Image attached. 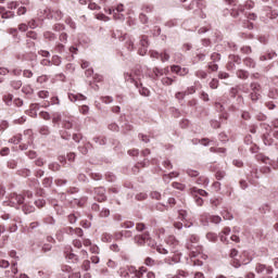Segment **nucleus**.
I'll use <instances>...</instances> for the list:
<instances>
[{"mask_svg":"<svg viewBox=\"0 0 278 278\" xmlns=\"http://www.w3.org/2000/svg\"><path fill=\"white\" fill-rule=\"evenodd\" d=\"M60 121H62V115H60V113H54L52 115V123H54V125H55V124L60 123Z\"/></svg>","mask_w":278,"mask_h":278,"instance_id":"c03bdc74","label":"nucleus"},{"mask_svg":"<svg viewBox=\"0 0 278 278\" xmlns=\"http://www.w3.org/2000/svg\"><path fill=\"white\" fill-rule=\"evenodd\" d=\"M160 60L161 62H168L170 60V54H168L166 51L160 53Z\"/></svg>","mask_w":278,"mask_h":278,"instance_id":"7c9ffc66","label":"nucleus"},{"mask_svg":"<svg viewBox=\"0 0 278 278\" xmlns=\"http://www.w3.org/2000/svg\"><path fill=\"white\" fill-rule=\"evenodd\" d=\"M136 229L137 231H144V229H147V226L143 223H138L136 225Z\"/></svg>","mask_w":278,"mask_h":278,"instance_id":"e2e57ef3","label":"nucleus"},{"mask_svg":"<svg viewBox=\"0 0 278 278\" xmlns=\"http://www.w3.org/2000/svg\"><path fill=\"white\" fill-rule=\"evenodd\" d=\"M200 220L202 223H205L207 225V223H213L214 225H218V223H220V220H223V218H220V216L218 215H210L207 213H204L201 215Z\"/></svg>","mask_w":278,"mask_h":278,"instance_id":"0eeeda50","label":"nucleus"},{"mask_svg":"<svg viewBox=\"0 0 278 278\" xmlns=\"http://www.w3.org/2000/svg\"><path fill=\"white\" fill-rule=\"evenodd\" d=\"M129 273H134L135 277L142 278L144 273H147V267H140L139 269H136L134 267L128 268Z\"/></svg>","mask_w":278,"mask_h":278,"instance_id":"ddd939ff","label":"nucleus"},{"mask_svg":"<svg viewBox=\"0 0 278 278\" xmlns=\"http://www.w3.org/2000/svg\"><path fill=\"white\" fill-rule=\"evenodd\" d=\"M222 200L220 199H213L211 200V204L213 207H218V205H220Z\"/></svg>","mask_w":278,"mask_h":278,"instance_id":"69168bd1","label":"nucleus"},{"mask_svg":"<svg viewBox=\"0 0 278 278\" xmlns=\"http://www.w3.org/2000/svg\"><path fill=\"white\" fill-rule=\"evenodd\" d=\"M143 12H147V14L153 12V5L151 4L143 5Z\"/></svg>","mask_w":278,"mask_h":278,"instance_id":"338daca9","label":"nucleus"},{"mask_svg":"<svg viewBox=\"0 0 278 278\" xmlns=\"http://www.w3.org/2000/svg\"><path fill=\"white\" fill-rule=\"evenodd\" d=\"M11 86H12V88H14V90H20V88H22V86H23V81L13 80V81H11Z\"/></svg>","mask_w":278,"mask_h":278,"instance_id":"72a5a7b5","label":"nucleus"},{"mask_svg":"<svg viewBox=\"0 0 278 278\" xmlns=\"http://www.w3.org/2000/svg\"><path fill=\"white\" fill-rule=\"evenodd\" d=\"M72 244L75 249H81V247H84V243L81 242V240L79 239H74L72 241Z\"/></svg>","mask_w":278,"mask_h":278,"instance_id":"58836bf2","label":"nucleus"},{"mask_svg":"<svg viewBox=\"0 0 278 278\" xmlns=\"http://www.w3.org/2000/svg\"><path fill=\"white\" fill-rule=\"evenodd\" d=\"M68 231H73L74 233H76L78 236V238H84V230L81 228H67Z\"/></svg>","mask_w":278,"mask_h":278,"instance_id":"c756f323","label":"nucleus"},{"mask_svg":"<svg viewBox=\"0 0 278 278\" xmlns=\"http://www.w3.org/2000/svg\"><path fill=\"white\" fill-rule=\"evenodd\" d=\"M191 194H195L197 197H207V191L193 187L191 188Z\"/></svg>","mask_w":278,"mask_h":278,"instance_id":"a211bd4d","label":"nucleus"},{"mask_svg":"<svg viewBox=\"0 0 278 278\" xmlns=\"http://www.w3.org/2000/svg\"><path fill=\"white\" fill-rule=\"evenodd\" d=\"M125 47L128 49V51H134V40L128 38L125 42Z\"/></svg>","mask_w":278,"mask_h":278,"instance_id":"ea45409f","label":"nucleus"},{"mask_svg":"<svg viewBox=\"0 0 278 278\" xmlns=\"http://www.w3.org/2000/svg\"><path fill=\"white\" fill-rule=\"evenodd\" d=\"M253 52V50H251V47L245 46L241 48V53H244L245 55H249Z\"/></svg>","mask_w":278,"mask_h":278,"instance_id":"864d4df0","label":"nucleus"},{"mask_svg":"<svg viewBox=\"0 0 278 278\" xmlns=\"http://www.w3.org/2000/svg\"><path fill=\"white\" fill-rule=\"evenodd\" d=\"M14 17V12H11V11H4L2 13V18H13Z\"/></svg>","mask_w":278,"mask_h":278,"instance_id":"5fc2aeb1","label":"nucleus"},{"mask_svg":"<svg viewBox=\"0 0 278 278\" xmlns=\"http://www.w3.org/2000/svg\"><path fill=\"white\" fill-rule=\"evenodd\" d=\"M161 83L163 84V86H173V84H175V78L165 76L161 79Z\"/></svg>","mask_w":278,"mask_h":278,"instance_id":"412c9836","label":"nucleus"},{"mask_svg":"<svg viewBox=\"0 0 278 278\" xmlns=\"http://www.w3.org/2000/svg\"><path fill=\"white\" fill-rule=\"evenodd\" d=\"M210 151H211V153H223V154L227 153V150L225 148L212 147V148H210Z\"/></svg>","mask_w":278,"mask_h":278,"instance_id":"473e14b6","label":"nucleus"},{"mask_svg":"<svg viewBox=\"0 0 278 278\" xmlns=\"http://www.w3.org/2000/svg\"><path fill=\"white\" fill-rule=\"evenodd\" d=\"M16 262L11 263L10 269L4 271L7 278H14L18 274V267Z\"/></svg>","mask_w":278,"mask_h":278,"instance_id":"9b49d317","label":"nucleus"},{"mask_svg":"<svg viewBox=\"0 0 278 278\" xmlns=\"http://www.w3.org/2000/svg\"><path fill=\"white\" fill-rule=\"evenodd\" d=\"M186 96H188V93H186V91H178V92H176L175 98L178 99L179 101H181L186 98Z\"/></svg>","mask_w":278,"mask_h":278,"instance_id":"a18cd8bd","label":"nucleus"},{"mask_svg":"<svg viewBox=\"0 0 278 278\" xmlns=\"http://www.w3.org/2000/svg\"><path fill=\"white\" fill-rule=\"evenodd\" d=\"M64 255L66 260H70V262H72V264H77V262H79V256L73 253V248L71 247L65 248Z\"/></svg>","mask_w":278,"mask_h":278,"instance_id":"9d476101","label":"nucleus"},{"mask_svg":"<svg viewBox=\"0 0 278 278\" xmlns=\"http://www.w3.org/2000/svg\"><path fill=\"white\" fill-rule=\"evenodd\" d=\"M229 61L232 62L233 64H240L242 62V59H240L236 54H230L229 55Z\"/></svg>","mask_w":278,"mask_h":278,"instance_id":"c85d7f7f","label":"nucleus"},{"mask_svg":"<svg viewBox=\"0 0 278 278\" xmlns=\"http://www.w3.org/2000/svg\"><path fill=\"white\" fill-rule=\"evenodd\" d=\"M9 124L7 121H2L0 122V131H5V129H8Z\"/></svg>","mask_w":278,"mask_h":278,"instance_id":"052dcab7","label":"nucleus"},{"mask_svg":"<svg viewBox=\"0 0 278 278\" xmlns=\"http://www.w3.org/2000/svg\"><path fill=\"white\" fill-rule=\"evenodd\" d=\"M27 38H31V40H37L38 39V34L34 30H29L27 34H26Z\"/></svg>","mask_w":278,"mask_h":278,"instance_id":"de8ad7c7","label":"nucleus"},{"mask_svg":"<svg viewBox=\"0 0 278 278\" xmlns=\"http://www.w3.org/2000/svg\"><path fill=\"white\" fill-rule=\"evenodd\" d=\"M139 94H141V97H149L151 91L148 88L142 87V83H139Z\"/></svg>","mask_w":278,"mask_h":278,"instance_id":"5701e85b","label":"nucleus"},{"mask_svg":"<svg viewBox=\"0 0 278 278\" xmlns=\"http://www.w3.org/2000/svg\"><path fill=\"white\" fill-rule=\"evenodd\" d=\"M137 201H144L147 199V193H138L136 195Z\"/></svg>","mask_w":278,"mask_h":278,"instance_id":"774afa93","label":"nucleus"},{"mask_svg":"<svg viewBox=\"0 0 278 278\" xmlns=\"http://www.w3.org/2000/svg\"><path fill=\"white\" fill-rule=\"evenodd\" d=\"M243 64L248 66L249 68H255V61L251 58H245L243 60Z\"/></svg>","mask_w":278,"mask_h":278,"instance_id":"a878e982","label":"nucleus"},{"mask_svg":"<svg viewBox=\"0 0 278 278\" xmlns=\"http://www.w3.org/2000/svg\"><path fill=\"white\" fill-rule=\"evenodd\" d=\"M165 242L167 247H169V252L170 253H177V248L179 247V240L175 236H168L165 239Z\"/></svg>","mask_w":278,"mask_h":278,"instance_id":"6e6552de","label":"nucleus"},{"mask_svg":"<svg viewBox=\"0 0 278 278\" xmlns=\"http://www.w3.org/2000/svg\"><path fill=\"white\" fill-rule=\"evenodd\" d=\"M22 210L24 213L26 214H31V212H34L36 210V207H34V205L31 204H28V203H25L23 206H22Z\"/></svg>","mask_w":278,"mask_h":278,"instance_id":"b1692460","label":"nucleus"},{"mask_svg":"<svg viewBox=\"0 0 278 278\" xmlns=\"http://www.w3.org/2000/svg\"><path fill=\"white\" fill-rule=\"evenodd\" d=\"M50 170H53L54 173H56L58 170H60V164L58 163H52L49 165Z\"/></svg>","mask_w":278,"mask_h":278,"instance_id":"4d7b16f0","label":"nucleus"},{"mask_svg":"<svg viewBox=\"0 0 278 278\" xmlns=\"http://www.w3.org/2000/svg\"><path fill=\"white\" fill-rule=\"evenodd\" d=\"M40 118H43V121H51V115L49 112L42 111L39 113Z\"/></svg>","mask_w":278,"mask_h":278,"instance_id":"79ce46f5","label":"nucleus"},{"mask_svg":"<svg viewBox=\"0 0 278 278\" xmlns=\"http://www.w3.org/2000/svg\"><path fill=\"white\" fill-rule=\"evenodd\" d=\"M12 99H14V96H12V93H7L3 96V101L7 103H12Z\"/></svg>","mask_w":278,"mask_h":278,"instance_id":"603ef678","label":"nucleus"},{"mask_svg":"<svg viewBox=\"0 0 278 278\" xmlns=\"http://www.w3.org/2000/svg\"><path fill=\"white\" fill-rule=\"evenodd\" d=\"M63 129H75L76 131H79V121L73 116H65L62 122Z\"/></svg>","mask_w":278,"mask_h":278,"instance_id":"f03ea898","label":"nucleus"},{"mask_svg":"<svg viewBox=\"0 0 278 278\" xmlns=\"http://www.w3.org/2000/svg\"><path fill=\"white\" fill-rule=\"evenodd\" d=\"M273 266L257 263L255 266V273L257 275H261L263 278H273L270 275H273Z\"/></svg>","mask_w":278,"mask_h":278,"instance_id":"7ed1b4c3","label":"nucleus"},{"mask_svg":"<svg viewBox=\"0 0 278 278\" xmlns=\"http://www.w3.org/2000/svg\"><path fill=\"white\" fill-rule=\"evenodd\" d=\"M38 97H39V99H48V97H49V91H47V90H41V91L38 92Z\"/></svg>","mask_w":278,"mask_h":278,"instance_id":"3c124183","label":"nucleus"},{"mask_svg":"<svg viewBox=\"0 0 278 278\" xmlns=\"http://www.w3.org/2000/svg\"><path fill=\"white\" fill-rule=\"evenodd\" d=\"M140 47L149 48V37H147L146 35L141 36Z\"/></svg>","mask_w":278,"mask_h":278,"instance_id":"2f4dec72","label":"nucleus"},{"mask_svg":"<svg viewBox=\"0 0 278 278\" xmlns=\"http://www.w3.org/2000/svg\"><path fill=\"white\" fill-rule=\"evenodd\" d=\"M187 175H188L189 177H199V170L188 168V169H187Z\"/></svg>","mask_w":278,"mask_h":278,"instance_id":"37998d69","label":"nucleus"},{"mask_svg":"<svg viewBox=\"0 0 278 278\" xmlns=\"http://www.w3.org/2000/svg\"><path fill=\"white\" fill-rule=\"evenodd\" d=\"M110 216V208H102L99 213L100 218H108Z\"/></svg>","mask_w":278,"mask_h":278,"instance_id":"e433bc0d","label":"nucleus"},{"mask_svg":"<svg viewBox=\"0 0 278 278\" xmlns=\"http://www.w3.org/2000/svg\"><path fill=\"white\" fill-rule=\"evenodd\" d=\"M45 38H47L48 40H54L55 39V34L53 33H45L43 34Z\"/></svg>","mask_w":278,"mask_h":278,"instance_id":"680f3d73","label":"nucleus"},{"mask_svg":"<svg viewBox=\"0 0 278 278\" xmlns=\"http://www.w3.org/2000/svg\"><path fill=\"white\" fill-rule=\"evenodd\" d=\"M199 242L200 239L197 235H190L187 238L186 249L190 252V257H197V255H201V253H203V247Z\"/></svg>","mask_w":278,"mask_h":278,"instance_id":"f257e3e1","label":"nucleus"},{"mask_svg":"<svg viewBox=\"0 0 278 278\" xmlns=\"http://www.w3.org/2000/svg\"><path fill=\"white\" fill-rule=\"evenodd\" d=\"M98 194L96 195V201H98L99 203H103V201H106V197H105V189L103 188H99L96 191Z\"/></svg>","mask_w":278,"mask_h":278,"instance_id":"4468645a","label":"nucleus"},{"mask_svg":"<svg viewBox=\"0 0 278 278\" xmlns=\"http://www.w3.org/2000/svg\"><path fill=\"white\" fill-rule=\"evenodd\" d=\"M195 75L200 78V79H205L207 77V73H205L204 71H198L195 73Z\"/></svg>","mask_w":278,"mask_h":278,"instance_id":"bf43d9fd","label":"nucleus"},{"mask_svg":"<svg viewBox=\"0 0 278 278\" xmlns=\"http://www.w3.org/2000/svg\"><path fill=\"white\" fill-rule=\"evenodd\" d=\"M124 79H125V81L135 84L136 88H140V83H138V80H136L131 74H129V73L124 74Z\"/></svg>","mask_w":278,"mask_h":278,"instance_id":"dca6fc26","label":"nucleus"},{"mask_svg":"<svg viewBox=\"0 0 278 278\" xmlns=\"http://www.w3.org/2000/svg\"><path fill=\"white\" fill-rule=\"evenodd\" d=\"M102 103H112L114 101V98L110 97V96H105V97H101L100 98Z\"/></svg>","mask_w":278,"mask_h":278,"instance_id":"09e8293b","label":"nucleus"},{"mask_svg":"<svg viewBox=\"0 0 278 278\" xmlns=\"http://www.w3.org/2000/svg\"><path fill=\"white\" fill-rule=\"evenodd\" d=\"M237 77L239 79H249V72H247L244 70H239V71H237Z\"/></svg>","mask_w":278,"mask_h":278,"instance_id":"393cba45","label":"nucleus"},{"mask_svg":"<svg viewBox=\"0 0 278 278\" xmlns=\"http://www.w3.org/2000/svg\"><path fill=\"white\" fill-rule=\"evenodd\" d=\"M135 242L139 244V247H142L143 244H148L149 247H151V236L149 235V232L136 236Z\"/></svg>","mask_w":278,"mask_h":278,"instance_id":"1a4fd4ad","label":"nucleus"},{"mask_svg":"<svg viewBox=\"0 0 278 278\" xmlns=\"http://www.w3.org/2000/svg\"><path fill=\"white\" fill-rule=\"evenodd\" d=\"M140 168H144V163H137V164L132 167V173H134V175L140 173Z\"/></svg>","mask_w":278,"mask_h":278,"instance_id":"f704fd0d","label":"nucleus"},{"mask_svg":"<svg viewBox=\"0 0 278 278\" xmlns=\"http://www.w3.org/2000/svg\"><path fill=\"white\" fill-rule=\"evenodd\" d=\"M175 177H179V173L177 172H172L169 174H166L163 176V179L166 180V179H173Z\"/></svg>","mask_w":278,"mask_h":278,"instance_id":"4c0bfd02","label":"nucleus"},{"mask_svg":"<svg viewBox=\"0 0 278 278\" xmlns=\"http://www.w3.org/2000/svg\"><path fill=\"white\" fill-rule=\"evenodd\" d=\"M125 11V7L123 4H118L116 7V9H113L110 14H113L115 20H121L123 18V15L121 14V12Z\"/></svg>","mask_w":278,"mask_h":278,"instance_id":"f8f14e48","label":"nucleus"},{"mask_svg":"<svg viewBox=\"0 0 278 278\" xmlns=\"http://www.w3.org/2000/svg\"><path fill=\"white\" fill-rule=\"evenodd\" d=\"M240 12H244V5L240 4L237 9H232L230 15L232 18H238L240 16Z\"/></svg>","mask_w":278,"mask_h":278,"instance_id":"f3484780","label":"nucleus"},{"mask_svg":"<svg viewBox=\"0 0 278 278\" xmlns=\"http://www.w3.org/2000/svg\"><path fill=\"white\" fill-rule=\"evenodd\" d=\"M68 99L70 101L72 102H75V101H86V96L81 94V93H70L68 94Z\"/></svg>","mask_w":278,"mask_h":278,"instance_id":"2eb2a0df","label":"nucleus"},{"mask_svg":"<svg viewBox=\"0 0 278 278\" xmlns=\"http://www.w3.org/2000/svg\"><path fill=\"white\" fill-rule=\"evenodd\" d=\"M211 60H212L213 62H218V61L220 60V53H218V52L212 53V54H211Z\"/></svg>","mask_w":278,"mask_h":278,"instance_id":"6e6d98bb","label":"nucleus"},{"mask_svg":"<svg viewBox=\"0 0 278 278\" xmlns=\"http://www.w3.org/2000/svg\"><path fill=\"white\" fill-rule=\"evenodd\" d=\"M216 71H218V64H216V63H210V64H208V72H210V73H216Z\"/></svg>","mask_w":278,"mask_h":278,"instance_id":"49530a36","label":"nucleus"},{"mask_svg":"<svg viewBox=\"0 0 278 278\" xmlns=\"http://www.w3.org/2000/svg\"><path fill=\"white\" fill-rule=\"evenodd\" d=\"M51 64L53 66H60L62 64V58H60L58 55H53L51 59Z\"/></svg>","mask_w":278,"mask_h":278,"instance_id":"cd10ccee","label":"nucleus"},{"mask_svg":"<svg viewBox=\"0 0 278 278\" xmlns=\"http://www.w3.org/2000/svg\"><path fill=\"white\" fill-rule=\"evenodd\" d=\"M227 175V173H225V170H217L215 173V178L220 181V179H225V176Z\"/></svg>","mask_w":278,"mask_h":278,"instance_id":"c9c22d12","label":"nucleus"},{"mask_svg":"<svg viewBox=\"0 0 278 278\" xmlns=\"http://www.w3.org/2000/svg\"><path fill=\"white\" fill-rule=\"evenodd\" d=\"M54 51H55L56 53H64V45L58 43V45L54 47Z\"/></svg>","mask_w":278,"mask_h":278,"instance_id":"8fccbe9b","label":"nucleus"},{"mask_svg":"<svg viewBox=\"0 0 278 278\" xmlns=\"http://www.w3.org/2000/svg\"><path fill=\"white\" fill-rule=\"evenodd\" d=\"M250 88H251V92H250L251 101L253 102L260 101V99H262V85H260L258 83H252L250 85Z\"/></svg>","mask_w":278,"mask_h":278,"instance_id":"20e7f679","label":"nucleus"},{"mask_svg":"<svg viewBox=\"0 0 278 278\" xmlns=\"http://www.w3.org/2000/svg\"><path fill=\"white\" fill-rule=\"evenodd\" d=\"M250 260L247 258L245 261H237L236 258H233L232 261V266H235V268H240V266L245 265V264H249Z\"/></svg>","mask_w":278,"mask_h":278,"instance_id":"bb28decb","label":"nucleus"},{"mask_svg":"<svg viewBox=\"0 0 278 278\" xmlns=\"http://www.w3.org/2000/svg\"><path fill=\"white\" fill-rule=\"evenodd\" d=\"M152 73V79H160V77L164 75L162 68L160 67H153Z\"/></svg>","mask_w":278,"mask_h":278,"instance_id":"6ab92c4d","label":"nucleus"},{"mask_svg":"<svg viewBox=\"0 0 278 278\" xmlns=\"http://www.w3.org/2000/svg\"><path fill=\"white\" fill-rule=\"evenodd\" d=\"M210 88H212V90H216V88H218V80L217 79H213L210 83Z\"/></svg>","mask_w":278,"mask_h":278,"instance_id":"0e129e2a","label":"nucleus"},{"mask_svg":"<svg viewBox=\"0 0 278 278\" xmlns=\"http://www.w3.org/2000/svg\"><path fill=\"white\" fill-rule=\"evenodd\" d=\"M173 188H175L176 190H186V185L181 184V182H173L172 184Z\"/></svg>","mask_w":278,"mask_h":278,"instance_id":"a19ab883","label":"nucleus"},{"mask_svg":"<svg viewBox=\"0 0 278 278\" xmlns=\"http://www.w3.org/2000/svg\"><path fill=\"white\" fill-rule=\"evenodd\" d=\"M156 251L161 255H168V253L170 252V250H168L165 245L162 244L156 245Z\"/></svg>","mask_w":278,"mask_h":278,"instance_id":"aec40b11","label":"nucleus"},{"mask_svg":"<svg viewBox=\"0 0 278 278\" xmlns=\"http://www.w3.org/2000/svg\"><path fill=\"white\" fill-rule=\"evenodd\" d=\"M7 203L11 207H18L25 203V198L22 194L11 193Z\"/></svg>","mask_w":278,"mask_h":278,"instance_id":"39448f33","label":"nucleus"},{"mask_svg":"<svg viewBox=\"0 0 278 278\" xmlns=\"http://www.w3.org/2000/svg\"><path fill=\"white\" fill-rule=\"evenodd\" d=\"M43 12L46 14V18H54V21H62V17L64 16L62 11L59 9H45Z\"/></svg>","mask_w":278,"mask_h":278,"instance_id":"423d86ee","label":"nucleus"},{"mask_svg":"<svg viewBox=\"0 0 278 278\" xmlns=\"http://www.w3.org/2000/svg\"><path fill=\"white\" fill-rule=\"evenodd\" d=\"M83 270H90V261L86 260L81 265Z\"/></svg>","mask_w":278,"mask_h":278,"instance_id":"13d9d810","label":"nucleus"},{"mask_svg":"<svg viewBox=\"0 0 278 278\" xmlns=\"http://www.w3.org/2000/svg\"><path fill=\"white\" fill-rule=\"evenodd\" d=\"M21 140H23V135L17 134L9 139V142H11V144H20Z\"/></svg>","mask_w":278,"mask_h":278,"instance_id":"4be33fe9","label":"nucleus"}]
</instances>
